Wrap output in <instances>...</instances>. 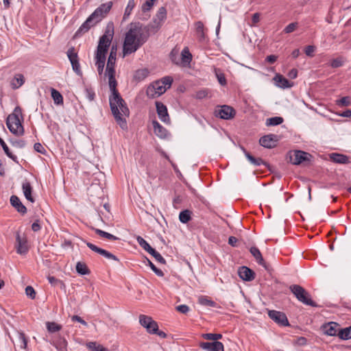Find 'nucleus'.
<instances>
[{
  "label": "nucleus",
  "mask_w": 351,
  "mask_h": 351,
  "mask_svg": "<svg viewBox=\"0 0 351 351\" xmlns=\"http://www.w3.org/2000/svg\"><path fill=\"white\" fill-rule=\"evenodd\" d=\"M10 203L17 211L20 213L25 214L27 212L26 207L22 204L19 198L16 195H12L10 197Z\"/></svg>",
  "instance_id": "obj_23"
},
{
  "label": "nucleus",
  "mask_w": 351,
  "mask_h": 351,
  "mask_svg": "<svg viewBox=\"0 0 351 351\" xmlns=\"http://www.w3.org/2000/svg\"><path fill=\"white\" fill-rule=\"evenodd\" d=\"M15 348L25 349L27 345V339L23 332L16 331L15 339L12 340Z\"/></svg>",
  "instance_id": "obj_19"
},
{
  "label": "nucleus",
  "mask_w": 351,
  "mask_h": 351,
  "mask_svg": "<svg viewBox=\"0 0 351 351\" xmlns=\"http://www.w3.org/2000/svg\"><path fill=\"white\" fill-rule=\"evenodd\" d=\"M71 65H72V68L73 69V71L77 74V75H81L82 74V72H81V70H80V63H79V61L77 62H72L71 63Z\"/></svg>",
  "instance_id": "obj_59"
},
{
  "label": "nucleus",
  "mask_w": 351,
  "mask_h": 351,
  "mask_svg": "<svg viewBox=\"0 0 351 351\" xmlns=\"http://www.w3.org/2000/svg\"><path fill=\"white\" fill-rule=\"evenodd\" d=\"M136 241H137L138 245L148 253H149L154 249L149 245V244L143 237H141L140 236H138L136 237Z\"/></svg>",
  "instance_id": "obj_36"
},
{
  "label": "nucleus",
  "mask_w": 351,
  "mask_h": 351,
  "mask_svg": "<svg viewBox=\"0 0 351 351\" xmlns=\"http://www.w3.org/2000/svg\"><path fill=\"white\" fill-rule=\"evenodd\" d=\"M307 340L306 338L303 337H300L297 338V339L295 341V343L298 346H302L306 344Z\"/></svg>",
  "instance_id": "obj_61"
},
{
  "label": "nucleus",
  "mask_w": 351,
  "mask_h": 351,
  "mask_svg": "<svg viewBox=\"0 0 351 351\" xmlns=\"http://www.w3.org/2000/svg\"><path fill=\"white\" fill-rule=\"evenodd\" d=\"M67 56L71 62H75L78 61V56L77 52H75L74 47H71L67 51Z\"/></svg>",
  "instance_id": "obj_41"
},
{
  "label": "nucleus",
  "mask_w": 351,
  "mask_h": 351,
  "mask_svg": "<svg viewBox=\"0 0 351 351\" xmlns=\"http://www.w3.org/2000/svg\"><path fill=\"white\" fill-rule=\"evenodd\" d=\"M47 328L50 332H58L61 330L62 326L55 322H47Z\"/></svg>",
  "instance_id": "obj_43"
},
{
  "label": "nucleus",
  "mask_w": 351,
  "mask_h": 351,
  "mask_svg": "<svg viewBox=\"0 0 351 351\" xmlns=\"http://www.w3.org/2000/svg\"><path fill=\"white\" fill-rule=\"evenodd\" d=\"M149 32L140 23H131L123 43V57L136 51L148 39Z\"/></svg>",
  "instance_id": "obj_1"
},
{
  "label": "nucleus",
  "mask_w": 351,
  "mask_h": 351,
  "mask_svg": "<svg viewBox=\"0 0 351 351\" xmlns=\"http://www.w3.org/2000/svg\"><path fill=\"white\" fill-rule=\"evenodd\" d=\"M87 348L91 351H108V350L101 344H97L95 341L89 342L86 344Z\"/></svg>",
  "instance_id": "obj_34"
},
{
  "label": "nucleus",
  "mask_w": 351,
  "mask_h": 351,
  "mask_svg": "<svg viewBox=\"0 0 351 351\" xmlns=\"http://www.w3.org/2000/svg\"><path fill=\"white\" fill-rule=\"evenodd\" d=\"M330 158L332 162L338 164H348L350 162L348 157L341 154L332 153L330 155Z\"/></svg>",
  "instance_id": "obj_26"
},
{
  "label": "nucleus",
  "mask_w": 351,
  "mask_h": 351,
  "mask_svg": "<svg viewBox=\"0 0 351 351\" xmlns=\"http://www.w3.org/2000/svg\"><path fill=\"white\" fill-rule=\"evenodd\" d=\"M115 62H116V52L110 51L108 59L106 70V75L108 78V84H110L111 82L112 84L117 83V80H115V77H114Z\"/></svg>",
  "instance_id": "obj_10"
},
{
  "label": "nucleus",
  "mask_w": 351,
  "mask_h": 351,
  "mask_svg": "<svg viewBox=\"0 0 351 351\" xmlns=\"http://www.w3.org/2000/svg\"><path fill=\"white\" fill-rule=\"evenodd\" d=\"M135 5H136L135 0H129L128 1V5H127L125 12H124L123 20L125 21L128 19V17L131 14L133 9L134 8Z\"/></svg>",
  "instance_id": "obj_29"
},
{
  "label": "nucleus",
  "mask_w": 351,
  "mask_h": 351,
  "mask_svg": "<svg viewBox=\"0 0 351 351\" xmlns=\"http://www.w3.org/2000/svg\"><path fill=\"white\" fill-rule=\"evenodd\" d=\"M215 114L223 119H230L234 117L235 110L232 107L224 105L216 110Z\"/></svg>",
  "instance_id": "obj_13"
},
{
  "label": "nucleus",
  "mask_w": 351,
  "mask_h": 351,
  "mask_svg": "<svg viewBox=\"0 0 351 351\" xmlns=\"http://www.w3.org/2000/svg\"><path fill=\"white\" fill-rule=\"evenodd\" d=\"M47 279L49 280V282L52 285V286H58L59 285H63V282L59 280V279H57L56 278L53 277V276H48L47 277Z\"/></svg>",
  "instance_id": "obj_54"
},
{
  "label": "nucleus",
  "mask_w": 351,
  "mask_h": 351,
  "mask_svg": "<svg viewBox=\"0 0 351 351\" xmlns=\"http://www.w3.org/2000/svg\"><path fill=\"white\" fill-rule=\"evenodd\" d=\"M311 156L303 151L295 150L289 152V160L293 165H298L309 160Z\"/></svg>",
  "instance_id": "obj_11"
},
{
  "label": "nucleus",
  "mask_w": 351,
  "mask_h": 351,
  "mask_svg": "<svg viewBox=\"0 0 351 351\" xmlns=\"http://www.w3.org/2000/svg\"><path fill=\"white\" fill-rule=\"evenodd\" d=\"M156 107L159 119L165 123H170L167 108L162 102L156 101Z\"/></svg>",
  "instance_id": "obj_15"
},
{
  "label": "nucleus",
  "mask_w": 351,
  "mask_h": 351,
  "mask_svg": "<svg viewBox=\"0 0 351 351\" xmlns=\"http://www.w3.org/2000/svg\"><path fill=\"white\" fill-rule=\"evenodd\" d=\"M199 346L206 351H224L223 345L219 341L202 342Z\"/></svg>",
  "instance_id": "obj_18"
},
{
  "label": "nucleus",
  "mask_w": 351,
  "mask_h": 351,
  "mask_svg": "<svg viewBox=\"0 0 351 351\" xmlns=\"http://www.w3.org/2000/svg\"><path fill=\"white\" fill-rule=\"evenodd\" d=\"M148 74L149 71L147 69H139L136 71L134 77L138 80H143L148 75Z\"/></svg>",
  "instance_id": "obj_45"
},
{
  "label": "nucleus",
  "mask_w": 351,
  "mask_h": 351,
  "mask_svg": "<svg viewBox=\"0 0 351 351\" xmlns=\"http://www.w3.org/2000/svg\"><path fill=\"white\" fill-rule=\"evenodd\" d=\"M24 84V77L22 74H17L15 75L12 86L14 88H17Z\"/></svg>",
  "instance_id": "obj_39"
},
{
  "label": "nucleus",
  "mask_w": 351,
  "mask_h": 351,
  "mask_svg": "<svg viewBox=\"0 0 351 351\" xmlns=\"http://www.w3.org/2000/svg\"><path fill=\"white\" fill-rule=\"evenodd\" d=\"M337 104L341 106H348L350 104V99L348 97H343L338 100Z\"/></svg>",
  "instance_id": "obj_55"
},
{
  "label": "nucleus",
  "mask_w": 351,
  "mask_h": 351,
  "mask_svg": "<svg viewBox=\"0 0 351 351\" xmlns=\"http://www.w3.org/2000/svg\"><path fill=\"white\" fill-rule=\"evenodd\" d=\"M149 254L153 256L158 262L162 264L166 263V261L165 260V258L161 256V254L159 252L156 251L154 249H153Z\"/></svg>",
  "instance_id": "obj_47"
},
{
  "label": "nucleus",
  "mask_w": 351,
  "mask_h": 351,
  "mask_svg": "<svg viewBox=\"0 0 351 351\" xmlns=\"http://www.w3.org/2000/svg\"><path fill=\"white\" fill-rule=\"evenodd\" d=\"M343 60L342 58H337L336 59H333L330 62V66L332 68H338L343 65Z\"/></svg>",
  "instance_id": "obj_51"
},
{
  "label": "nucleus",
  "mask_w": 351,
  "mask_h": 351,
  "mask_svg": "<svg viewBox=\"0 0 351 351\" xmlns=\"http://www.w3.org/2000/svg\"><path fill=\"white\" fill-rule=\"evenodd\" d=\"M23 117L21 108L16 107L12 113L8 115L6 120V125L9 130L16 136H22L24 134V129L22 125Z\"/></svg>",
  "instance_id": "obj_5"
},
{
  "label": "nucleus",
  "mask_w": 351,
  "mask_h": 351,
  "mask_svg": "<svg viewBox=\"0 0 351 351\" xmlns=\"http://www.w3.org/2000/svg\"><path fill=\"white\" fill-rule=\"evenodd\" d=\"M268 315L270 319L274 320L277 324H279L282 326L289 325L287 317L286 315L282 312L270 310L268 311Z\"/></svg>",
  "instance_id": "obj_14"
},
{
  "label": "nucleus",
  "mask_w": 351,
  "mask_h": 351,
  "mask_svg": "<svg viewBox=\"0 0 351 351\" xmlns=\"http://www.w3.org/2000/svg\"><path fill=\"white\" fill-rule=\"evenodd\" d=\"M278 141L277 136L275 134H268L261 137L259 143L264 147L272 148L276 145Z\"/></svg>",
  "instance_id": "obj_16"
},
{
  "label": "nucleus",
  "mask_w": 351,
  "mask_h": 351,
  "mask_svg": "<svg viewBox=\"0 0 351 351\" xmlns=\"http://www.w3.org/2000/svg\"><path fill=\"white\" fill-rule=\"evenodd\" d=\"M202 337L206 340L218 341L219 339L222 338V335L217 333H205L202 335Z\"/></svg>",
  "instance_id": "obj_40"
},
{
  "label": "nucleus",
  "mask_w": 351,
  "mask_h": 351,
  "mask_svg": "<svg viewBox=\"0 0 351 351\" xmlns=\"http://www.w3.org/2000/svg\"><path fill=\"white\" fill-rule=\"evenodd\" d=\"M250 252L259 265H262L266 270H269V265L264 261L260 250L257 247H252Z\"/></svg>",
  "instance_id": "obj_21"
},
{
  "label": "nucleus",
  "mask_w": 351,
  "mask_h": 351,
  "mask_svg": "<svg viewBox=\"0 0 351 351\" xmlns=\"http://www.w3.org/2000/svg\"><path fill=\"white\" fill-rule=\"evenodd\" d=\"M86 245L93 252L101 254V256L106 257L108 259H112L115 261H119V258L112 253L106 251V250L98 247L97 246L91 243L87 242Z\"/></svg>",
  "instance_id": "obj_17"
},
{
  "label": "nucleus",
  "mask_w": 351,
  "mask_h": 351,
  "mask_svg": "<svg viewBox=\"0 0 351 351\" xmlns=\"http://www.w3.org/2000/svg\"><path fill=\"white\" fill-rule=\"evenodd\" d=\"M191 212L189 210H184L180 213L179 219L182 223H186L191 219Z\"/></svg>",
  "instance_id": "obj_37"
},
{
  "label": "nucleus",
  "mask_w": 351,
  "mask_h": 351,
  "mask_svg": "<svg viewBox=\"0 0 351 351\" xmlns=\"http://www.w3.org/2000/svg\"><path fill=\"white\" fill-rule=\"evenodd\" d=\"M245 156L247 158V160L250 161L251 164L255 166H260L262 164H265L263 160L261 158H254L252 156L249 152L245 151Z\"/></svg>",
  "instance_id": "obj_32"
},
{
  "label": "nucleus",
  "mask_w": 351,
  "mask_h": 351,
  "mask_svg": "<svg viewBox=\"0 0 351 351\" xmlns=\"http://www.w3.org/2000/svg\"><path fill=\"white\" fill-rule=\"evenodd\" d=\"M315 51V47L313 45H308L305 48V53L306 56L312 57Z\"/></svg>",
  "instance_id": "obj_58"
},
{
  "label": "nucleus",
  "mask_w": 351,
  "mask_h": 351,
  "mask_svg": "<svg viewBox=\"0 0 351 351\" xmlns=\"http://www.w3.org/2000/svg\"><path fill=\"white\" fill-rule=\"evenodd\" d=\"M195 28L197 33L199 34V36L202 38H204V24L201 21H198L195 23Z\"/></svg>",
  "instance_id": "obj_50"
},
{
  "label": "nucleus",
  "mask_w": 351,
  "mask_h": 351,
  "mask_svg": "<svg viewBox=\"0 0 351 351\" xmlns=\"http://www.w3.org/2000/svg\"><path fill=\"white\" fill-rule=\"evenodd\" d=\"M238 274L241 279L245 281H251L254 278V272L245 266L239 267Z\"/></svg>",
  "instance_id": "obj_20"
},
{
  "label": "nucleus",
  "mask_w": 351,
  "mask_h": 351,
  "mask_svg": "<svg viewBox=\"0 0 351 351\" xmlns=\"http://www.w3.org/2000/svg\"><path fill=\"white\" fill-rule=\"evenodd\" d=\"M289 289L300 302L311 306H317L316 303L311 300L309 293L300 285H292Z\"/></svg>",
  "instance_id": "obj_8"
},
{
  "label": "nucleus",
  "mask_w": 351,
  "mask_h": 351,
  "mask_svg": "<svg viewBox=\"0 0 351 351\" xmlns=\"http://www.w3.org/2000/svg\"><path fill=\"white\" fill-rule=\"evenodd\" d=\"M16 248L17 253L20 254H25L29 250L26 237L24 234L21 235L19 232L16 234Z\"/></svg>",
  "instance_id": "obj_12"
},
{
  "label": "nucleus",
  "mask_w": 351,
  "mask_h": 351,
  "mask_svg": "<svg viewBox=\"0 0 351 351\" xmlns=\"http://www.w3.org/2000/svg\"><path fill=\"white\" fill-rule=\"evenodd\" d=\"M12 145L14 147H19V148H23V147H25V143L23 140H19V141H15L12 142Z\"/></svg>",
  "instance_id": "obj_63"
},
{
  "label": "nucleus",
  "mask_w": 351,
  "mask_h": 351,
  "mask_svg": "<svg viewBox=\"0 0 351 351\" xmlns=\"http://www.w3.org/2000/svg\"><path fill=\"white\" fill-rule=\"evenodd\" d=\"M298 27L297 23H291L289 24L285 29L284 32L286 34H289L295 31Z\"/></svg>",
  "instance_id": "obj_53"
},
{
  "label": "nucleus",
  "mask_w": 351,
  "mask_h": 351,
  "mask_svg": "<svg viewBox=\"0 0 351 351\" xmlns=\"http://www.w3.org/2000/svg\"><path fill=\"white\" fill-rule=\"evenodd\" d=\"M338 326L335 322L328 323L324 326V333L330 336H335L338 334Z\"/></svg>",
  "instance_id": "obj_27"
},
{
  "label": "nucleus",
  "mask_w": 351,
  "mask_h": 351,
  "mask_svg": "<svg viewBox=\"0 0 351 351\" xmlns=\"http://www.w3.org/2000/svg\"><path fill=\"white\" fill-rule=\"evenodd\" d=\"M147 261L148 263L149 266L151 267L152 271L160 277H162L164 276V273L162 270L158 269L152 261H150L149 259H147Z\"/></svg>",
  "instance_id": "obj_48"
},
{
  "label": "nucleus",
  "mask_w": 351,
  "mask_h": 351,
  "mask_svg": "<svg viewBox=\"0 0 351 351\" xmlns=\"http://www.w3.org/2000/svg\"><path fill=\"white\" fill-rule=\"evenodd\" d=\"M154 132L156 136L158 137L163 138L167 137L168 134L167 130L163 128L157 121H154L152 122Z\"/></svg>",
  "instance_id": "obj_24"
},
{
  "label": "nucleus",
  "mask_w": 351,
  "mask_h": 351,
  "mask_svg": "<svg viewBox=\"0 0 351 351\" xmlns=\"http://www.w3.org/2000/svg\"><path fill=\"white\" fill-rule=\"evenodd\" d=\"M215 73L219 83L222 86L226 85L227 82L224 74L217 70L215 71Z\"/></svg>",
  "instance_id": "obj_49"
},
{
  "label": "nucleus",
  "mask_w": 351,
  "mask_h": 351,
  "mask_svg": "<svg viewBox=\"0 0 351 351\" xmlns=\"http://www.w3.org/2000/svg\"><path fill=\"white\" fill-rule=\"evenodd\" d=\"M25 293L28 297H29L32 299H34L36 297V292L34 288L31 286H27L25 288Z\"/></svg>",
  "instance_id": "obj_56"
},
{
  "label": "nucleus",
  "mask_w": 351,
  "mask_h": 351,
  "mask_svg": "<svg viewBox=\"0 0 351 351\" xmlns=\"http://www.w3.org/2000/svg\"><path fill=\"white\" fill-rule=\"evenodd\" d=\"M156 0H146V1L142 5V11L147 12L154 5V3Z\"/></svg>",
  "instance_id": "obj_52"
},
{
  "label": "nucleus",
  "mask_w": 351,
  "mask_h": 351,
  "mask_svg": "<svg viewBox=\"0 0 351 351\" xmlns=\"http://www.w3.org/2000/svg\"><path fill=\"white\" fill-rule=\"evenodd\" d=\"M113 36L114 25L112 23H108L106 25L104 35L99 38L95 56V65L97 68L99 75H101L103 73L106 62V53L112 42Z\"/></svg>",
  "instance_id": "obj_3"
},
{
  "label": "nucleus",
  "mask_w": 351,
  "mask_h": 351,
  "mask_svg": "<svg viewBox=\"0 0 351 351\" xmlns=\"http://www.w3.org/2000/svg\"><path fill=\"white\" fill-rule=\"evenodd\" d=\"M172 82L173 78L170 76L164 77L161 80L153 82L147 88V96L152 98L160 96L171 87Z\"/></svg>",
  "instance_id": "obj_6"
},
{
  "label": "nucleus",
  "mask_w": 351,
  "mask_h": 351,
  "mask_svg": "<svg viewBox=\"0 0 351 351\" xmlns=\"http://www.w3.org/2000/svg\"><path fill=\"white\" fill-rule=\"evenodd\" d=\"M53 345L58 351H67V341L64 338L60 337Z\"/></svg>",
  "instance_id": "obj_28"
},
{
  "label": "nucleus",
  "mask_w": 351,
  "mask_h": 351,
  "mask_svg": "<svg viewBox=\"0 0 351 351\" xmlns=\"http://www.w3.org/2000/svg\"><path fill=\"white\" fill-rule=\"evenodd\" d=\"M140 324L146 329L147 332L149 334H155L160 337L165 338L167 335L163 331L158 329V325L151 317L145 315H139Z\"/></svg>",
  "instance_id": "obj_7"
},
{
  "label": "nucleus",
  "mask_w": 351,
  "mask_h": 351,
  "mask_svg": "<svg viewBox=\"0 0 351 351\" xmlns=\"http://www.w3.org/2000/svg\"><path fill=\"white\" fill-rule=\"evenodd\" d=\"M51 97L56 104L60 105L63 104V97L57 90L51 88Z\"/></svg>",
  "instance_id": "obj_33"
},
{
  "label": "nucleus",
  "mask_w": 351,
  "mask_h": 351,
  "mask_svg": "<svg viewBox=\"0 0 351 351\" xmlns=\"http://www.w3.org/2000/svg\"><path fill=\"white\" fill-rule=\"evenodd\" d=\"M273 80L275 82V84L282 88H290L293 86V83L290 82L280 74H276Z\"/></svg>",
  "instance_id": "obj_22"
},
{
  "label": "nucleus",
  "mask_w": 351,
  "mask_h": 351,
  "mask_svg": "<svg viewBox=\"0 0 351 351\" xmlns=\"http://www.w3.org/2000/svg\"><path fill=\"white\" fill-rule=\"evenodd\" d=\"M71 319L72 321L73 322H80V324H82V325L85 326H87V322H85L82 318H81L80 316L78 315H73L71 317Z\"/></svg>",
  "instance_id": "obj_60"
},
{
  "label": "nucleus",
  "mask_w": 351,
  "mask_h": 351,
  "mask_svg": "<svg viewBox=\"0 0 351 351\" xmlns=\"http://www.w3.org/2000/svg\"><path fill=\"white\" fill-rule=\"evenodd\" d=\"M337 335L341 339L348 340L351 339V326L341 329Z\"/></svg>",
  "instance_id": "obj_31"
},
{
  "label": "nucleus",
  "mask_w": 351,
  "mask_h": 351,
  "mask_svg": "<svg viewBox=\"0 0 351 351\" xmlns=\"http://www.w3.org/2000/svg\"><path fill=\"white\" fill-rule=\"evenodd\" d=\"M176 310L183 314H186L189 311V307L185 304H181L176 306Z\"/></svg>",
  "instance_id": "obj_57"
},
{
  "label": "nucleus",
  "mask_w": 351,
  "mask_h": 351,
  "mask_svg": "<svg viewBox=\"0 0 351 351\" xmlns=\"http://www.w3.org/2000/svg\"><path fill=\"white\" fill-rule=\"evenodd\" d=\"M22 189L25 198L31 202H34V199L32 195V187L30 183L26 180L24 181L22 184Z\"/></svg>",
  "instance_id": "obj_25"
},
{
  "label": "nucleus",
  "mask_w": 351,
  "mask_h": 351,
  "mask_svg": "<svg viewBox=\"0 0 351 351\" xmlns=\"http://www.w3.org/2000/svg\"><path fill=\"white\" fill-rule=\"evenodd\" d=\"M199 302L202 304L208 305L213 306L214 304V302L211 300H208L207 298H199Z\"/></svg>",
  "instance_id": "obj_62"
},
{
  "label": "nucleus",
  "mask_w": 351,
  "mask_h": 351,
  "mask_svg": "<svg viewBox=\"0 0 351 351\" xmlns=\"http://www.w3.org/2000/svg\"><path fill=\"white\" fill-rule=\"evenodd\" d=\"M95 232L98 235H99L100 237L106 238V239H110V240H117V239H119L118 237L114 236L113 234H110L108 232H106L103 231V230H99V229H95Z\"/></svg>",
  "instance_id": "obj_44"
},
{
  "label": "nucleus",
  "mask_w": 351,
  "mask_h": 351,
  "mask_svg": "<svg viewBox=\"0 0 351 351\" xmlns=\"http://www.w3.org/2000/svg\"><path fill=\"white\" fill-rule=\"evenodd\" d=\"M75 268L79 274L88 275L90 274V270L84 263L77 262Z\"/></svg>",
  "instance_id": "obj_30"
},
{
  "label": "nucleus",
  "mask_w": 351,
  "mask_h": 351,
  "mask_svg": "<svg viewBox=\"0 0 351 351\" xmlns=\"http://www.w3.org/2000/svg\"><path fill=\"white\" fill-rule=\"evenodd\" d=\"M0 145H1L4 152L5 153V154L10 158H11L12 160H14V162H17V158L16 156H14V154H12V153L10 151L8 147L7 146V145L5 144V143L4 142V141L0 137Z\"/></svg>",
  "instance_id": "obj_35"
},
{
  "label": "nucleus",
  "mask_w": 351,
  "mask_h": 351,
  "mask_svg": "<svg viewBox=\"0 0 351 351\" xmlns=\"http://www.w3.org/2000/svg\"><path fill=\"white\" fill-rule=\"evenodd\" d=\"M283 119L280 117H274L269 119H267L266 121V125L267 126H274L278 125L282 123Z\"/></svg>",
  "instance_id": "obj_38"
},
{
  "label": "nucleus",
  "mask_w": 351,
  "mask_h": 351,
  "mask_svg": "<svg viewBox=\"0 0 351 351\" xmlns=\"http://www.w3.org/2000/svg\"><path fill=\"white\" fill-rule=\"evenodd\" d=\"M181 56H182V60L183 62L189 63L191 62L192 56L190 53V52L187 48H184L182 50V51L181 53Z\"/></svg>",
  "instance_id": "obj_46"
},
{
  "label": "nucleus",
  "mask_w": 351,
  "mask_h": 351,
  "mask_svg": "<svg viewBox=\"0 0 351 351\" xmlns=\"http://www.w3.org/2000/svg\"><path fill=\"white\" fill-rule=\"evenodd\" d=\"M167 17V10L164 7L158 9V11L154 19L153 23L147 26L150 32L155 33L161 27Z\"/></svg>",
  "instance_id": "obj_9"
},
{
  "label": "nucleus",
  "mask_w": 351,
  "mask_h": 351,
  "mask_svg": "<svg viewBox=\"0 0 351 351\" xmlns=\"http://www.w3.org/2000/svg\"><path fill=\"white\" fill-rule=\"evenodd\" d=\"M112 6V2L108 1L106 3L101 4L86 19V21L80 26L79 29L75 33V36H77L81 34L85 33L96 23L101 21L106 14L109 12Z\"/></svg>",
  "instance_id": "obj_4"
},
{
  "label": "nucleus",
  "mask_w": 351,
  "mask_h": 351,
  "mask_svg": "<svg viewBox=\"0 0 351 351\" xmlns=\"http://www.w3.org/2000/svg\"><path fill=\"white\" fill-rule=\"evenodd\" d=\"M67 56L71 62H75L78 61V56L77 52H75L74 47H71L67 51Z\"/></svg>",
  "instance_id": "obj_42"
},
{
  "label": "nucleus",
  "mask_w": 351,
  "mask_h": 351,
  "mask_svg": "<svg viewBox=\"0 0 351 351\" xmlns=\"http://www.w3.org/2000/svg\"><path fill=\"white\" fill-rule=\"evenodd\" d=\"M117 83H110L109 84L111 92L109 96L110 106L112 113L117 124L123 130H127L128 125L126 118L130 115V110L125 101L122 99L118 90L117 89Z\"/></svg>",
  "instance_id": "obj_2"
},
{
  "label": "nucleus",
  "mask_w": 351,
  "mask_h": 351,
  "mask_svg": "<svg viewBox=\"0 0 351 351\" xmlns=\"http://www.w3.org/2000/svg\"><path fill=\"white\" fill-rule=\"evenodd\" d=\"M34 149L38 152V153H43L44 151H45V148L43 147V146L39 143H36L34 144Z\"/></svg>",
  "instance_id": "obj_64"
}]
</instances>
